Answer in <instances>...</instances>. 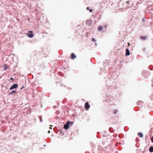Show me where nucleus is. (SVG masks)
<instances>
[{
	"label": "nucleus",
	"instance_id": "obj_14",
	"mask_svg": "<svg viewBox=\"0 0 153 153\" xmlns=\"http://www.w3.org/2000/svg\"><path fill=\"white\" fill-rule=\"evenodd\" d=\"M39 118L40 119V121L41 122H42V117L41 116L39 117Z\"/></svg>",
	"mask_w": 153,
	"mask_h": 153
},
{
	"label": "nucleus",
	"instance_id": "obj_21",
	"mask_svg": "<svg viewBox=\"0 0 153 153\" xmlns=\"http://www.w3.org/2000/svg\"><path fill=\"white\" fill-rule=\"evenodd\" d=\"M129 1H127L126 2V3H127V4H128V3H129Z\"/></svg>",
	"mask_w": 153,
	"mask_h": 153
},
{
	"label": "nucleus",
	"instance_id": "obj_24",
	"mask_svg": "<svg viewBox=\"0 0 153 153\" xmlns=\"http://www.w3.org/2000/svg\"><path fill=\"white\" fill-rule=\"evenodd\" d=\"M23 88V87H22V88H21V89H22Z\"/></svg>",
	"mask_w": 153,
	"mask_h": 153
},
{
	"label": "nucleus",
	"instance_id": "obj_17",
	"mask_svg": "<svg viewBox=\"0 0 153 153\" xmlns=\"http://www.w3.org/2000/svg\"><path fill=\"white\" fill-rule=\"evenodd\" d=\"M89 11L90 12H92L93 11V10L92 9L89 10Z\"/></svg>",
	"mask_w": 153,
	"mask_h": 153
},
{
	"label": "nucleus",
	"instance_id": "obj_20",
	"mask_svg": "<svg viewBox=\"0 0 153 153\" xmlns=\"http://www.w3.org/2000/svg\"><path fill=\"white\" fill-rule=\"evenodd\" d=\"M10 80H12L13 79V78L11 77V78H10Z\"/></svg>",
	"mask_w": 153,
	"mask_h": 153
},
{
	"label": "nucleus",
	"instance_id": "obj_12",
	"mask_svg": "<svg viewBox=\"0 0 153 153\" xmlns=\"http://www.w3.org/2000/svg\"><path fill=\"white\" fill-rule=\"evenodd\" d=\"M118 112V111L117 110H115L113 111L114 114H116Z\"/></svg>",
	"mask_w": 153,
	"mask_h": 153
},
{
	"label": "nucleus",
	"instance_id": "obj_6",
	"mask_svg": "<svg viewBox=\"0 0 153 153\" xmlns=\"http://www.w3.org/2000/svg\"><path fill=\"white\" fill-rule=\"evenodd\" d=\"M130 52L128 49H126V56H128L130 55Z\"/></svg>",
	"mask_w": 153,
	"mask_h": 153
},
{
	"label": "nucleus",
	"instance_id": "obj_1",
	"mask_svg": "<svg viewBox=\"0 0 153 153\" xmlns=\"http://www.w3.org/2000/svg\"><path fill=\"white\" fill-rule=\"evenodd\" d=\"M71 123L69 121H68L66 124L64 125V128L66 130L68 129L70 127V126L69 125V123Z\"/></svg>",
	"mask_w": 153,
	"mask_h": 153
},
{
	"label": "nucleus",
	"instance_id": "obj_16",
	"mask_svg": "<svg viewBox=\"0 0 153 153\" xmlns=\"http://www.w3.org/2000/svg\"><path fill=\"white\" fill-rule=\"evenodd\" d=\"M92 40L93 41H96V40L94 38H93L92 39Z\"/></svg>",
	"mask_w": 153,
	"mask_h": 153
},
{
	"label": "nucleus",
	"instance_id": "obj_13",
	"mask_svg": "<svg viewBox=\"0 0 153 153\" xmlns=\"http://www.w3.org/2000/svg\"><path fill=\"white\" fill-rule=\"evenodd\" d=\"M16 93V91H13L11 93H10V94H14V93Z\"/></svg>",
	"mask_w": 153,
	"mask_h": 153
},
{
	"label": "nucleus",
	"instance_id": "obj_22",
	"mask_svg": "<svg viewBox=\"0 0 153 153\" xmlns=\"http://www.w3.org/2000/svg\"><path fill=\"white\" fill-rule=\"evenodd\" d=\"M104 26H105V28H106V27H107V26H106V25H105Z\"/></svg>",
	"mask_w": 153,
	"mask_h": 153
},
{
	"label": "nucleus",
	"instance_id": "obj_2",
	"mask_svg": "<svg viewBox=\"0 0 153 153\" xmlns=\"http://www.w3.org/2000/svg\"><path fill=\"white\" fill-rule=\"evenodd\" d=\"M27 34L28 37L30 38L33 37L34 35V34L33 33V32L32 31H29Z\"/></svg>",
	"mask_w": 153,
	"mask_h": 153
},
{
	"label": "nucleus",
	"instance_id": "obj_11",
	"mask_svg": "<svg viewBox=\"0 0 153 153\" xmlns=\"http://www.w3.org/2000/svg\"><path fill=\"white\" fill-rule=\"evenodd\" d=\"M141 38L142 39L145 40L146 39V37L145 36H141Z\"/></svg>",
	"mask_w": 153,
	"mask_h": 153
},
{
	"label": "nucleus",
	"instance_id": "obj_7",
	"mask_svg": "<svg viewBox=\"0 0 153 153\" xmlns=\"http://www.w3.org/2000/svg\"><path fill=\"white\" fill-rule=\"evenodd\" d=\"M138 135L140 137H143V134L141 132H139L138 134Z\"/></svg>",
	"mask_w": 153,
	"mask_h": 153
},
{
	"label": "nucleus",
	"instance_id": "obj_25",
	"mask_svg": "<svg viewBox=\"0 0 153 153\" xmlns=\"http://www.w3.org/2000/svg\"><path fill=\"white\" fill-rule=\"evenodd\" d=\"M128 46H129V43H128Z\"/></svg>",
	"mask_w": 153,
	"mask_h": 153
},
{
	"label": "nucleus",
	"instance_id": "obj_26",
	"mask_svg": "<svg viewBox=\"0 0 153 153\" xmlns=\"http://www.w3.org/2000/svg\"><path fill=\"white\" fill-rule=\"evenodd\" d=\"M42 105H41V107H42Z\"/></svg>",
	"mask_w": 153,
	"mask_h": 153
},
{
	"label": "nucleus",
	"instance_id": "obj_23",
	"mask_svg": "<svg viewBox=\"0 0 153 153\" xmlns=\"http://www.w3.org/2000/svg\"><path fill=\"white\" fill-rule=\"evenodd\" d=\"M48 133H50V131H48Z\"/></svg>",
	"mask_w": 153,
	"mask_h": 153
},
{
	"label": "nucleus",
	"instance_id": "obj_4",
	"mask_svg": "<svg viewBox=\"0 0 153 153\" xmlns=\"http://www.w3.org/2000/svg\"><path fill=\"white\" fill-rule=\"evenodd\" d=\"M84 107L85 108L87 109H88L90 107V105L88 103V102H85V106H84Z\"/></svg>",
	"mask_w": 153,
	"mask_h": 153
},
{
	"label": "nucleus",
	"instance_id": "obj_15",
	"mask_svg": "<svg viewBox=\"0 0 153 153\" xmlns=\"http://www.w3.org/2000/svg\"><path fill=\"white\" fill-rule=\"evenodd\" d=\"M151 140H152V142L153 143V136L151 138Z\"/></svg>",
	"mask_w": 153,
	"mask_h": 153
},
{
	"label": "nucleus",
	"instance_id": "obj_5",
	"mask_svg": "<svg viewBox=\"0 0 153 153\" xmlns=\"http://www.w3.org/2000/svg\"><path fill=\"white\" fill-rule=\"evenodd\" d=\"M76 55L74 53H72L71 54V59H74L75 58H76Z\"/></svg>",
	"mask_w": 153,
	"mask_h": 153
},
{
	"label": "nucleus",
	"instance_id": "obj_9",
	"mask_svg": "<svg viewBox=\"0 0 153 153\" xmlns=\"http://www.w3.org/2000/svg\"><path fill=\"white\" fill-rule=\"evenodd\" d=\"M149 150L151 152H153V146H152L150 147L149 149Z\"/></svg>",
	"mask_w": 153,
	"mask_h": 153
},
{
	"label": "nucleus",
	"instance_id": "obj_10",
	"mask_svg": "<svg viewBox=\"0 0 153 153\" xmlns=\"http://www.w3.org/2000/svg\"><path fill=\"white\" fill-rule=\"evenodd\" d=\"M102 26H100L98 28V30L99 31H101L102 29Z\"/></svg>",
	"mask_w": 153,
	"mask_h": 153
},
{
	"label": "nucleus",
	"instance_id": "obj_18",
	"mask_svg": "<svg viewBox=\"0 0 153 153\" xmlns=\"http://www.w3.org/2000/svg\"><path fill=\"white\" fill-rule=\"evenodd\" d=\"M86 9H87V10H89V7H86Z\"/></svg>",
	"mask_w": 153,
	"mask_h": 153
},
{
	"label": "nucleus",
	"instance_id": "obj_8",
	"mask_svg": "<svg viewBox=\"0 0 153 153\" xmlns=\"http://www.w3.org/2000/svg\"><path fill=\"white\" fill-rule=\"evenodd\" d=\"M4 70H6L7 69V68L8 67V65H7V64H4Z\"/></svg>",
	"mask_w": 153,
	"mask_h": 153
},
{
	"label": "nucleus",
	"instance_id": "obj_19",
	"mask_svg": "<svg viewBox=\"0 0 153 153\" xmlns=\"http://www.w3.org/2000/svg\"><path fill=\"white\" fill-rule=\"evenodd\" d=\"M50 126H51V127L50 128L51 129H52V125H50Z\"/></svg>",
	"mask_w": 153,
	"mask_h": 153
},
{
	"label": "nucleus",
	"instance_id": "obj_3",
	"mask_svg": "<svg viewBox=\"0 0 153 153\" xmlns=\"http://www.w3.org/2000/svg\"><path fill=\"white\" fill-rule=\"evenodd\" d=\"M18 87V85L17 84H13L10 88V90H11L13 89L16 88Z\"/></svg>",
	"mask_w": 153,
	"mask_h": 153
}]
</instances>
